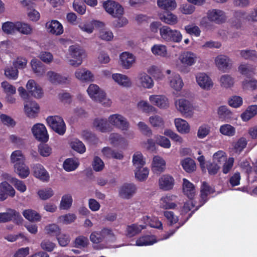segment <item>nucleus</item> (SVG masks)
I'll list each match as a JSON object with an SVG mask.
<instances>
[{
  "label": "nucleus",
  "mask_w": 257,
  "mask_h": 257,
  "mask_svg": "<svg viewBox=\"0 0 257 257\" xmlns=\"http://www.w3.org/2000/svg\"><path fill=\"white\" fill-rule=\"evenodd\" d=\"M73 202L71 194H67L62 196L59 207L61 209L67 210L70 208Z\"/></svg>",
  "instance_id": "52"
},
{
  "label": "nucleus",
  "mask_w": 257,
  "mask_h": 257,
  "mask_svg": "<svg viewBox=\"0 0 257 257\" xmlns=\"http://www.w3.org/2000/svg\"><path fill=\"white\" fill-rule=\"evenodd\" d=\"M89 240L87 237L80 235L76 237L74 240V246L77 248H84L87 246Z\"/></svg>",
  "instance_id": "63"
},
{
  "label": "nucleus",
  "mask_w": 257,
  "mask_h": 257,
  "mask_svg": "<svg viewBox=\"0 0 257 257\" xmlns=\"http://www.w3.org/2000/svg\"><path fill=\"white\" fill-rule=\"evenodd\" d=\"M145 228L146 225L143 224H133L128 225L126 228V236L128 237L134 236Z\"/></svg>",
  "instance_id": "46"
},
{
  "label": "nucleus",
  "mask_w": 257,
  "mask_h": 257,
  "mask_svg": "<svg viewBox=\"0 0 257 257\" xmlns=\"http://www.w3.org/2000/svg\"><path fill=\"white\" fill-rule=\"evenodd\" d=\"M158 240L154 235H145L137 240L136 245L137 246L151 245Z\"/></svg>",
  "instance_id": "40"
},
{
  "label": "nucleus",
  "mask_w": 257,
  "mask_h": 257,
  "mask_svg": "<svg viewBox=\"0 0 257 257\" xmlns=\"http://www.w3.org/2000/svg\"><path fill=\"white\" fill-rule=\"evenodd\" d=\"M217 114L219 118L222 121L228 122L233 118L232 112L226 106H219L217 109Z\"/></svg>",
  "instance_id": "37"
},
{
  "label": "nucleus",
  "mask_w": 257,
  "mask_h": 257,
  "mask_svg": "<svg viewBox=\"0 0 257 257\" xmlns=\"http://www.w3.org/2000/svg\"><path fill=\"white\" fill-rule=\"evenodd\" d=\"M174 123L177 130L180 133L187 134L190 133V126L186 120L181 118H177L175 119Z\"/></svg>",
  "instance_id": "36"
},
{
  "label": "nucleus",
  "mask_w": 257,
  "mask_h": 257,
  "mask_svg": "<svg viewBox=\"0 0 257 257\" xmlns=\"http://www.w3.org/2000/svg\"><path fill=\"white\" fill-rule=\"evenodd\" d=\"M79 165V162L77 159L68 158L64 162L63 167L66 171L71 172L75 170Z\"/></svg>",
  "instance_id": "48"
},
{
  "label": "nucleus",
  "mask_w": 257,
  "mask_h": 257,
  "mask_svg": "<svg viewBox=\"0 0 257 257\" xmlns=\"http://www.w3.org/2000/svg\"><path fill=\"white\" fill-rule=\"evenodd\" d=\"M73 9L78 14L83 15L86 12V6L80 0H74Z\"/></svg>",
  "instance_id": "62"
},
{
  "label": "nucleus",
  "mask_w": 257,
  "mask_h": 257,
  "mask_svg": "<svg viewBox=\"0 0 257 257\" xmlns=\"http://www.w3.org/2000/svg\"><path fill=\"white\" fill-rule=\"evenodd\" d=\"M214 62L217 69L224 72L230 69L232 65V61L229 57L222 54L216 56Z\"/></svg>",
  "instance_id": "15"
},
{
  "label": "nucleus",
  "mask_w": 257,
  "mask_h": 257,
  "mask_svg": "<svg viewBox=\"0 0 257 257\" xmlns=\"http://www.w3.org/2000/svg\"><path fill=\"white\" fill-rule=\"evenodd\" d=\"M69 52L72 59L69 60V64L72 66L77 67L82 63V57L85 54V51L78 45L69 47Z\"/></svg>",
  "instance_id": "6"
},
{
  "label": "nucleus",
  "mask_w": 257,
  "mask_h": 257,
  "mask_svg": "<svg viewBox=\"0 0 257 257\" xmlns=\"http://www.w3.org/2000/svg\"><path fill=\"white\" fill-rule=\"evenodd\" d=\"M240 57L245 60L257 59V52L255 50L243 49L239 51Z\"/></svg>",
  "instance_id": "53"
},
{
  "label": "nucleus",
  "mask_w": 257,
  "mask_h": 257,
  "mask_svg": "<svg viewBox=\"0 0 257 257\" xmlns=\"http://www.w3.org/2000/svg\"><path fill=\"white\" fill-rule=\"evenodd\" d=\"M119 64L124 69L131 68L136 62V57L132 53L123 52L119 56Z\"/></svg>",
  "instance_id": "14"
},
{
  "label": "nucleus",
  "mask_w": 257,
  "mask_h": 257,
  "mask_svg": "<svg viewBox=\"0 0 257 257\" xmlns=\"http://www.w3.org/2000/svg\"><path fill=\"white\" fill-rule=\"evenodd\" d=\"M159 187L163 191L172 190L175 185V180L170 174H163L160 176L158 180Z\"/></svg>",
  "instance_id": "17"
},
{
  "label": "nucleus",
  "mask_w": 257,
  "mask_h": 257,
  "mask_svg": "<svg viewBox=\"0 0 257 257\" xmlns=\"http://www.w3.org/2000/svg\"><path fill=\"white\" fill-rule=\"evenodd\" d=\"M137 188L134 184H125L119 189V194L121 197L129 199L136 193Z\"/></svg>",
  "instance_id": "28"
},
{
  "label": "nucleus",
  "mask_w": 257,
  "mask_h": 257,
  "mask_svg": "<svg viewBox=\"0 0 257 257\" xmlns=\"http://www.w3.org/2000/svg\"><path fill=\"white\" fill-rule=\"evenodd\" d=\"M157 3L159 8L168 11H174L177 6L175 0H157Z\"/></svg>",
  "instance_id": "38"
},
{
  "label": "nucleus",
  "mask_w": 257,
  "mask_h": 257,
  "mask_svg": "<svg viewBox=\"0 0 257 257\" xmlns=\"http://www.w3.org/2000/svg\"><path fill=\"white\" fill-rule=\"evenodd\" d=\"M238 70L242 75H248L253 73L254 68L248 63H242L239 65Z\"/></svg>",
  "instance_id": "58"
},
{
  "label": "nucleus",
  "mask_w": 257,
  "mask_h": 257,
  "mask_svg": "<svg viewBox=\"0 0 257 257\" xmlns=\"http://www.w3.org/2000/svg\"><path fill=\"white\" fill-rule=\"evenodd\" d=\"M16 22H6L3 24L2 29L7 34L13 35L17 31Z\"/></svg>",
  "instance_id": "56"
},
{
  "label": "nucleus",
  "mask_w": 257,
  "mask_h": 257,
  "mask_svg": "<svg viewBox=\"0 0 257 257\" xmlns=\"http://www.w3.org/2000/svg\"><path fill=\"white\" fill-rule=\"evenodd\" d=\"M166 74L169 75L167 77L170 86L176 91H180L184 86V83L180 75L176 72H172L170 70L166 71Z\"/></svg>",
  "instance_id": "12"
},
{
  "label": "nucleus",
  "mask_w": 257,
  "mask_h": 257,
  "mask_svg": "<svg viewBox=\"0 0 257 257\" xmlns=\"http://www.w3.org/2000/svg\"><path fill=\"white\" fill-rule=\"evenodd\" d=\"M161 38L165 42L180 43L182 40L183 36L181 32L176 29H172L167 26H163L160 29Z\"/></svg>",
  "instance_id": "3"
},
{
  "label": "nucleus",
  "mask_w": 257,
  "mask_h": 257,
  "mask_svg": "<svg viewBox=\"0 0 257 257\" xmlns=\"http://www.w3.org/2000/svg\"><path fill=\"white\" fill-rule=\"evenodd\" d=\"M104 91L99 88L95 84H91L87 89V92L89 97L94 101H96L99 97L100 93Z\"/></svg>",
  "instance_id": "39"
},
{
  "label": "nucleus",
  "mask_w": 257,
  "mask_h": 257,
  "mask_svg": "<svg viewBox=\"0 0 257 257\" xmlns=\"http://www.w3.org/2000/svg\"><path fill=\"white\" fill-rule=\"evenodd\" d=\"M22 220L20 213L15 209L8 208L6 212L0 213V223L12 221L16 224H20Z\"/></svg>",
  "instance_id": "8"
},
{
  "label": "nucleus",
  "mask_w": 257,
  "mask_h": 257,
  "mask_svg": "<svg viewBox=\"0 0 257 257\" xmlns=\"http://www.w3.org/2000/svg\"><path fill=\"white\" fill-rule=\"evenodd\" d=\"M77 79L82 82H87L93 81V75L88 69L85 68L77 69L74 73Z\"/></svg>",
  "instance_id": "25"
},
{
  "label": "nucleus",
  "mask_w": 257,
  "mask_h": 257,
  "mask_svg": "<svg viewBox=\"0 0 257 257\" xmlns=\"http://www.w3.org/2000/svg\"><path fill=\"white\" fill-rule=\"evenodd\" d=\"M111 78L116 84L122 87L130 88L133 85L131 78L126 75L116 73L111 75Z\"/></svg>",
  "instance_id": "23"
},
{
  "label": "nucleus",
  "mask_w": 257,
  "mask_h": 257,
  "mask_svg": "<svg viewBox=\"0 0 257 257\" xmlns=\"http://www.w3.org/2000/svg\"><path fill=\"white\" fill-rule=\"evenodd\" d=\"M177 196L173 194H167L162 197L160 200V207L164 209H173L177 206L175 203Z\"/></svg>",
  "instance_id": "21"
},
{
  "label": "nucleus",
  "mask_w": 257,
  "mask_h": 257,
  "mask_svg": "<svg viewBox=\"0 0 257 257\" xmlns=\"http://www.w3.org/2000/svg\"><path fill=\"white\" fill-rule=\"evenodd\" d=\"M150 103L160 109H167L169 107L168 98L164 95L153 94L149 96Z\"/></svg>",
  "instance_id": "16"
},
{
  "label": "nucleus",
  "mask_w": 257,
  "mask_h": 257,
  "mask_svg": "<svg viewBox=\"0 0 257 257\" xmlns=\"http://www.w3.org/2000/svg\"><path fill=\"white\" fill-rule=\"evenodd\" d=\"M143 223L146 226L149 225L151 227L156 228L158 229H162L163 225L162 222L156 217H152L151 218L148 215L143 216L140 221Z\"/></svg>",
  "instance_id": "33"
},
{
  "label": "nucleus",
  "mask_w": 257,
  "mask_h": 257,
  "mask_svg": "<svg viewBox=\"0 0 257 257\" xmlns=\"http://www.w3.org/2000/svg\"><path fill=\"white\" fill-rule=\"evenodd\" d=\"M103 7L105 11L114 17H119L123 14V9L118 3L108 1L103 3Z\"/></svg>",
  "instance_id": "13"
},
{
  "label": "nucleus",
  "mask_w": 257,
  "mask_h": 257,
  "mask_svg": "<svg viewBox=\"0 0 257 257\" xmlns=\"http://www.w3.org/2000/svg\"><path fill=\"white\" fill-rule=\"evenodd\" d=\"M31 65L33 72L38 76L43 75L45 72L44 65L38 60L33 59Z\"/></svg>",
  "instance_id": "44"
},
{
  "label": "nucleus",
  "mask_w": 257,
  "mask_h": 257,
  "mask_svg": "<svg viewBox=\"0 0 257 257\" xmlns=\"http://www.w3.org/2000/svg\"><path fill=\"white\" fill-rule=\"evenodd\" d=\"M47 79L53 84H66L69 82V78L53 71H49L46 73Z\"/></svg>",
  "instance_id": "19"
},
{
  "label": "nucleus",
  "mask_w": 257,
  "mask_h": 257,
  "mask_svg": "<svg viewBox=\"0 0 257 257\" xmlns=\"http://www.w3.org/2000/svg\"><path fill=\"white\" fill-rule=\"evenodd\" d=\"M175 105L176 109L184 117H192L194 113V107L188 99L179 98L175 100Z\"/></svg>",
  "instance_id": "4"
},
{
  "label": "nucleus",
  "mask_w": 257,
  "mask_h": 257,
  "mask_svg": "<svg viewBox=\"0 0 257 257\" xmlns=\"http://www.w3.org/2000/svg\"><path fill=\"white\" fill-rule=\"evenodd\" d=\"M195 79L197 84L202 89L210 90L214 85V83L206 73L204 72H198L195 75Z\"/></svg>",
  "instance_id": "10"
},
{
  "label": "nucleus",
  "mask_w": 257,
  "mask_h": 257,
  "mask_svg": "<svg viewBox=\"0 0 257 257\" xmlns=\"http://www.w3.org/2000/svg\"><path fill=\"white\" fill-rule=\"evenodd\" d=\"M152 53L155 56L161 57L168 56L167 47L163 44H155L151 48Z\"/></svg>",
  "instance_id": "45"
},
{
  "label": "nucleus",
  "mask_w": 257,
  "mask_h": 257,
  "mask_svg": "<svg viewBox=\"0 0 257 257\" xmlns=\"http://www.w3.org/2000/svg\"><path fill=\"white\" fill-rule=\"evenodd\" d=\"M133 163L135 168L144 167L146 164L145 159L140 152L135 153L133 157Z\"/></svg>",
  "instance_id": "55"
},
{
  "label": "nucleus",
  "mask_w": 257,
  "mask_h": 257,
  "mask_svg": "<svg viewBox=\"0 0 257 257\" xmlns=\"http://www.w3.org/2000/svg\"><path fill=\"white\" fill-rule=\"evenodd\" d=\"M34 174L36 177L43 181H47L49 179V174L44 167L39 164L34 165L33 167Z\"/></svg>",
  "instance_id": "31"
},
{
  "label": "nucleus",
  "mask_w": 257,
  "mask_h": 257,
  "mask_svg": "<svg viewBox=\"0 0 257 257\" xmlns=\"http://www.w3.org/2000/svg\"><path fill=\"white\" fill-rule=\"evenodd\" d=\"M219 82L220 86L224 88H230L233 86L234 84V78L229 74H223L219 79Z\"/></svg>",
  "instance_id": "41"
},
{
  "label": "nucleus",
  "mask_w": 257,
  "mask_h": 257,
  "mask_svg": "<svg viewBox=\"0 0 257 257\" xmlns=\"http://www.w3.org/2000/svg\"><path fill=\"white\" fill-rule=\"evenodd\" d=\"M183 191L190 199H192L196 194L194 185L185 178L183 179Z\"/></svg>",
  "instance_id": "32"
},
{
  "label": "nucleus",
  "mask_w": 257,
  "mask_h": 257,
  "mask_svg": "<svg viewBox=\"0 0 257 257\" xmlns=\"http://www.w3.org/2000/svg\"><path fill=\"white\" fill-rule=\"evenodd\" d=\"M26 88L31 95L36 98H40L43 95L42 88L34 80L31 79L28 81Z\"/></svg>",
  "instance_id": "26"
},
{
  "label": "nucleus",
  "mask_w": 257,
  "mask_h": 257,
  "mask_svg": "<svg viewBox=\"0 0 257 257\" xmlns=\"http://www.w3.org/2000/svg\"><path fill=\"white\" fill-rule=\"evenodd\" d=\"M0 190L12 197L15 195V190L7 181H4L0 183Z\"/></svg>",
  "instance_id": "59"
},
{
  "label": "nucleus",
  "mask_w": 257,
  "mask_h": 257,
  "mask_svg": "<svg viewBox=\"0 0 257 257\" xmlns=\"http://www.w3.org/2000/svg\"><path fill=\"white\" fill-rule=\"evenodd\" d=\"M181 164L184 170L188 173H191L195 170L196 164L194 161L189 158L182 160L181 161Z\"/></svg>",
  "instance_id": "50"
},
{
  "label": "nucleus",
  "mask_w": 257,
  "mask_h": 257,
  "mask_svg": "<svg viewBox=\"0 0 257 257\" xmlns=\"http://www.w3.org/2000/svg\"><path fill=\"white\" fill-rule=\"evenodd\" d=\"M92 127L96 131L101 133H107L112 130V127L108 121V118L96 117L92 122Z\"/></svg>",
  "instance_id": "18"
},
{
  "label": "nucleus",
  "mask_w": 257,
  "mask_h": 257,
  "mask_svg": "<svg viewBox=\"0 0 257 257\" xmlns=\"http://www.w3.org/2000/svg\"><path fill=\"white\" fill-rule=\"evenodd\" d=\"M103 155L108 158H113L116 159L122 160L123 156L121 152L114 151L109 147H105L102 150Z\"/></svg>",
  "instance_id": "47"
},
{
  "label": "nucleus",
  "mask_w": 257,
  "mask_h": 257,
  "mask_svg": "<svg viewBox=\"0 0 257 257\" xmlns=\"http://www.w3.org/2000/svg\"><path fill=\"white\" fill-rule=\"evenodd\" d=\"M155 142L157 144L165 149H169L171 144L170 140L164 136L157 135L155 137Z\"/></svg>",
  "instance_id": "60"
},
{
  "label": "nucleus",
  "mask_w": 257,
  "mask_h": 257,
  "mask_svg": "<svg viewBox=\"0 0 257 257\" xmlns=\"http://www.w3.org/2000/svg\"><path fill=\"white\" fill-rule=\"evenodd\" d=\"M213 192L214 189L210 187L207 183L205 182L202 183L201 188V198L203 200V203L202 205L206 201L207 195L212 193Z\"/></svg>",
  "instance_id": "57"
},
{
  "label": "nucleus",
  "mask_w": 257,
  "mask_h": 257,
  "mask_svg": "<svg viewBox=\"0 0 257 257\" xmlns=\"http://www.w3.org/2000/svg\"><path fill=\"white\" fill-rule=\"evenodd\" d=\"M242 87L244 90H254L257 88V80L245 79L242 82Z\"/></svg>",
  "instance_id": "64"
},
{
  "label": "nucleus",
  "mask_w": 257,
  "mask_h": 257,
  "mask_svg": "<svg viewBox=\"0 0 257 257\" xmlns=\"http://www.w3.org/2000/svg\"><path fill=\"white\" fill-rule=\"evenodd\" d=\"M14 172L22 179H25L29 176L30 170L25 162L13 167Z\"/></svg>",
  "instance_id": "35"
},
{
  "label": "nucleus",
  "mask_w": 257,
  "mask_h": 257,
  "mask_svg": "<svg viewBox=\"0 0 257 257\" xmlns=\"http://www.w3.org/2000/svg\"><path fill=\"white\" fill-rule=\"evenodd\" d=\"M46 28L48 33L56 36L61 35L64 32L62 24L56 20L47 22L46 24Z\"/></svg>",
  "instance_id": "22"
},
{
  "label": "nucleus",
  "mask_w": 257,
  "mask_h": 257,
  "mask_svg": "<svg viewBox=\"0 0 257 257\" xmlns=\"http://www.w3.org/2000/svg\"><path fill=\"white\" fill-rule=\"evenodd\" d=\"M135 81L136 85L141 88L150 89L154 86L153 78L146 72L140 73Z\"/></svg>",
  "instance_id": "11"
},
{
  "label": "nucleus",
  "mask_w": 257,
  "mask_h": 257,
  "mask_svg": "<svg viewBox=\"0 0 257 257\" xmlns=\"http://www.w3.org/2000/svg\"><path fill=\"white\" fill-rule=\"evenodd\" d=\"M178 59L182 64V66H178V70L182 73H187L188 70L186 67L194 65L196 63L198 56L192 51H186L180 54Z\"/></svg>",
  "instance_id": "2"
},
{
  "label": "nucleus",
  "mask_w": 257,
  "mask_h": 257,
  "mask_svg": "<svg viewBox=\"0 0 257 257\" xmlns=\"http://www.w3.org/2000/svg\"><path fill=\"white\" fill-rule=\"evenodd\" d=\"M149 170L147 167H141L135 168V174L136 178L139 181L146 180L149 175Z\"/></svg>",
  "instance_id": "51"
},
{
  "label": "nucleus",
  "mask_w": 257,
  "mask_h": 257,
  "mask_svg": "<svg viewBox=\"0 0 257 257\" xmlns=\"http://www.w3.org/2000/svg\"><path fill=\"white\" fill-rule=\"evenodd\" d=\"M10 163L13 167L25 162L26 158L25 155L21 150H15L13 151L10 156Z\"/></svg>",
  "instance_id": "34"
},
{
  "label": "nucleus",
  "mask_w": 257,
  "mask_h": 257,
  "mask_svg": "<svg viewBox=\"0 0 257 257\" xmlns=\"http://www.w3.org/2000/svg\"><path fill=\"white\" fill-rule=\"evenodd\" d=\"M16 26H17L16 32H18L22 34L29 35L32 33L33 28L32 26L27 23L17 21Z\"/></svg>",
  "instance_id": "42"
},
{
  "label": "nucleus",
  "mask_w": 257,
  "mask_h": 257,
  "mask_svg": "<svg viewBox=\"0 0 257 257\" xmlns=\"http://www.w3.org/2000/svg\"><path fill=\"white\" fill-rule=\"evenodd\" d=\"M206 16L210 22L218 25L225 23L227 19L226 13L219 9L209 10L206 13Z\"/></svg>",
  "instance_id": "7"
},
{
  "label": "nucleus",
  "mask_w": 257,
  "mask_h": 257,
  "mask_svg": "<svg viewBox=\"0 0 257 257\" xmlns=\"http://www.w3.org/2000/svg\"><path fill=\"white\" fill-rule=\"evenodd\" d=\"M108 121L111 127H115L122 131H126L130 127L127 119L119 113L110 115L108 117Z\"/></svg>",
  "instance_id": "5"
},
{
  "label": "nucleus",
  "mask_w": 257,
  "mask_h": 257,
  "mask_svg": "<svg viewBox=\"0 0 257 257\" xmlns=\"http://www.w3.org/2000/svg\"><path fill=\"white\" fill-rule=\"evenodd\" d=\"M49 125L55 132L60 135L64 134L66 131V125L62 117L59 116H50L46 119Z\"/></svg>",
  "instance_id": "9"
},
{
  "label": "nucleus",
  "mask_w": 257,
  "mask_h": 257,
  "mask_svg": "<svg viewBox=\"0 0 257 257\" xmlns=\"http://www.w3.org/2000/svg\"><path fill=\"white\" fill-rule=\"evenodd\" d=\"M108 140L111 145L115 147L125 146L127 142L124 137L117 133H112L109 134Z\"/></svg>",
  "instance_id": "30"
},
{
  "label": "nucleus",
  "mask_w": 257,
  "mask_h": 257,
  "mask_svg": "<svg viewBox=\"0 0 257 257\" xmlns=\"http://www.w3.org/2000/svg\"><path fill=\"white\" fill-rule=\"evenodd\" d=\"M235 128L229 124H224L221 125L219 128V132L223 135L232 137L235 134Z\"/></svg>",
  "instance_id": "54"
},
{
  "label": "nucleus",
  "mask_w": 257,
  "mask_h": 257,
  "mask_svg": "<svg viewBox=\"0 0 257 257\" xmlns=\"http://www.w3.org/2000/svg\"><path fill=\"white\" fill-rule=\"evenodd\" d=\"M138 108L143 110L146 112H150L156 111V108L151 104H149L147 101L141 100L137 104Z\"/></svg>",
  "instance_id": "61"
},
{
  "label": "nucleus",
  "mask_w": 257,
  "mask_h": 257,
  "mask_svg": "<svg viewBox=\"0 0 257 257\" xmlns=\"http://www.w3.org/2000/svg\"><path fill=\"white\" fill-rule=\"evenodd\" d=\"M32 131L36 139L41 142H47L48 140V135L45 126L42 123L35 124Z\"/></svg>",
  "instance_id": "20"
},
{
  "label": "nucleus",
  "mask_w": 257,
  "mask_h": 257,
  "mask_svg": "<svg viewBox=\"0 0 257 257\" xmlns=\"http://www.w3.org/2000/svg\"><path fill=\"white\" fill-rule=\"evenodd\" d=\"M166 169V162L163 158L159 156L154 157L152 163V171L157 174H160Z\"/></svg>",
  "instance_id": "27"
},
{
  "label": "nucleus",
  "mask_w": 257,
  "mask_h": 257,
  "mask_svg": "<svg viewBox=\"0 0 257 257\" xmlns=\"http://www.w3.org/2000/svg\"><path fill=\"white\" fill-rule=\"evenodd\" d=\"M257 114V105H251L241 114V118L244 121H247Z\"/></svg>",
  "instance_id": "43"
},
{
  "label": "nucleus",
  "mask_w": 257,
  "mask_h": 257,
  "mask_svg": "<svg viewBox=\"0 0 257 257\" xmlns=\"http://www.w3.org/2000/svg\"><path fill=\"white\" fill-rule=\"evenodd\" d=\"M90 241L93 243H99L103 241L113 242L116 240L113 231L108 228H104L100 231H94L90 235Z\"/></svg>",
  "instance_id": "1"
},
{
  "label": "nucleus",
  "mask_w": 257,
  "mask_h": 257,
  "mask_svg": "<svg viewBox=\"0 0 257 257\" xmlns=\"http://www.w3.org/2000/svg\"><path fill=\"white\" fill-rule=\"evenodd\" d=\"M22 214L26 219L32 222L40 221L41 218V215L38 212L32 209L25 210Z\"/></svg>",
  "instance_id": "49"
},
{
  "label": "nucleus",
  "mask_w": 257,
  "mask_h": 257,
  "mask_svg": "<svg viewBox=\"0 0 257 257\" xmlns=\"http://www.w3.org/2000/svg\"><path fill=\"white\" fill-rule=\"evenodd\" d=\"M24 109L28 116L35 117L39 112V106L35 101H27L24 103Z\"/></svg>",
  "instance_id": "29"
},
{
  "label": "nucleus",
  "mask_w": 257,
  "mask_h": 257,
  "mask_svg": "<svg viewBox=\"0 0 257 257\" xmlns=\"http://www.w3.org/2000/svg\"><path fill=\"white\" fill-rule=\"evenodd\" d=\"M158 16L162 22L168 25H175L179 21L177 16L170 11L159 13Z\"/></svg>",
  "instance_id": "24"
}]
</instances>
